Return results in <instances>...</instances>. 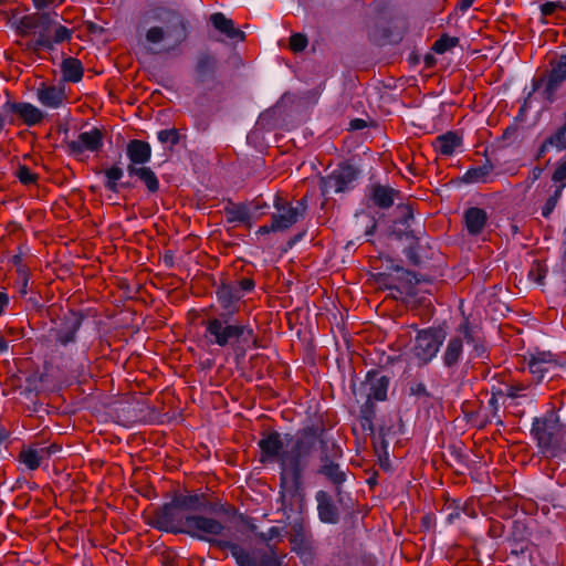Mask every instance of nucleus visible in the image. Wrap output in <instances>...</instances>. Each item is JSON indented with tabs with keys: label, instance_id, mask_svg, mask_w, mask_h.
Wrapping results in <instances>:
<instances>
[{
	"label": "nucleus",
	"instance_id": "nucleus-54",
	"mask_svg": "<svg viewBox=\"0 0 566 566\" xmlns=\"http://www.w3.org/2000/svg\"><path fill=\"white\" fill-rule=\"evenodd\" d=\"M11 114H6L2 109L0 112V133L3 130L7 123L13 124V117H9Z\"/></svg>",
	"mask_w": 566,
	"mask_h": 566
},
{
	"label": "nucleus",
	"instance_id": "nucleus-16",
	"mask_svg": "<svg viewBox=\"0 0 566 566\" xmlns=\"http://www.w3.org/2000/svg\"><path fill=\"white\" fill-rule=\"evenodd\" d=\"M220 545L230 548L231 555L239 566H281V559L273 551L258 562L252 558L243 547L235 543L222 542Z\"/></svg>",
	"mask_w": 566,
	"mask_h": 566
},
{
	"label": "nucleus",
	"instance_id": "nucleus-56",
	"mask_svg": "<svg viewBox=\"0 0 566 566\" xmlns=\"http://www.w3.org/2000/svg\"><path fill=\"white\" fill-rule=\"evenodd\" d=\"M9 304V296L6 292L0 291V315L3 313V310Z\"/></svg>",
	"mask_w": 566,
	"mask_h": 566
},
{
	"label": "nucleus",
	"instance_id": "nucleus-41",
	"mask_svg": "<svg viewBox=\"0 0 566 566\" xmlns=\"http://www.w3.org/2000/svg\"><path fill=\"white\" fill-rule=\"evenodd\" d=\"M15 177L18 180L25 186L34 185L38 181V174L33 172L28 166L20 165L15 170Z\"/></svg>",
	"mask_w": 566,
	"mask_h": 566
},
{
	"label": "nucleus",
	"instance_id": "nucleus-46",
	"mask_svg": "<svg viewBox=\"0 0 566 566\" xmlns=\"http://www.w3.org/2000/svg\"><path fill=\"white\" fill-rule=\"evenodd\" d=\"M542 17L546 18L554 14L556 11H566V2L564 1H547L539 8Z\"/></svg>",
	"mask_w": 566,
	"mask_h": 566
},
{
	"label": "nucleus",
	"instance_id": "nucleus-27",
	"mask_svg": "<svg viewBox=\"0 0 566 566\" xmlns=\"http://www.w3.org/2000/svg\"><path fill=\"white\" fill-rule=\"evenodd\" d=\"M210 21L218 31L226 34L229 39H238L240 41L245 39L244 32L235 29L233 21L227 18L223 13H212L210 15Z\"/></svg>",
	"mask_w": 566,
	"mask_h": 566
},
{
	"label": "nucleus",
	"instance_id": "nucleus-26",
	"mask_svg": "<svg viewBox=\"0 0 566 566\" xmlns=\"http://www.w3.org/2000/svg\"><path fill=\"white\" fill-rule=\"evenodd\" d=\"M488 222V213L485 210L472 207L464 212L465 229L471 235H479Z\"/></svg>",
	"mask_w": 566,
	"mask_h": 566
},
{
	"label": "nucleus",
	"instance_id": "nucleus-62",
	"mask_svg": "<svg viewBox=\"0 0 566 566\" xmlns=\"http://www.w3.org/2000/svg\"><path fill=\"white\" fill-rule=\"evenodd\" d=\"M511 566H533V565L531 564V562L526 563V558H525V556H523L521 562H518L516 565H511Z\"/></svg>",
	"mask_w": 566,
	"mask_h": 566
},
{
	"label": "nucleus",
	"instance_id": "nucleus-2",
	"mask_svg": "<svg viewBox=\"0 0 566 566\" xmlns=\"http://www.w3.org/2000/svg\"><path fill=\"white\" fill-rule=\"evenodd\" d=\"M203 339L209 346L238 348L259 347L258 337L249 324L232 321L231 316L220 314L202 321Z\"/></svg>",
	"mask_w": 566,
	"mask_h": 566
},
{
	"label": "nucleus",
	"instance_id": "nucleus-39",
	"mask_svg": "<svg viewBox=\"0 0 566 566\" xmlns=\"http://www.w3.org/2000/svg\"><path fill=\"white\" fill-rule=\"evenodd\" d=\"M552 181L556 188L564 190L566 188V157L560 158L552 174Z\"/></svg>",
	"mask_w": 566,
	"mask_h": 566
},
{
	"label": "nucleus",
	"instance_id": "nucleus-6",
	"mask_svg": "<svg viewBox=\"0 0 566 566\" xmlns=\"http://www.w3.org/2000/svg\"><path fill=\"white\" fill-rule=\"evenodd\" d=\"M187 526V535L193 538L217 544L221 548H226L224 546L220 545V543L228 541L217 539V537L221 536L226 530L224 525L220 521L203 515L192 514ZM227 548L230 551L229 547Z\"/></svg>",
	"mask_w": 566,
	"mask_h": 566
},
{
	"label": "nucleus",
	"instance_id": "nucleus-55",
	"mask_svg": "<svg viewBox=\"0 0 566 566\" xmlns=\"http://www.w3.org/2000/svg\"><path fill=\"white\" fill-rule=\"evenodd\" d=\"M239 285L241 287L242 291H245V292H250L253 290L254 287V282L253 280L251 279H242L240 282H239Z\"/></svg>",
	"mask_w": 566,
	"mask_h": 566
},
{
	"label": "nucleus",
	"instance_id": "nucleus-18",
	"mask_svg": "<svg viewBox=\"0 0 566 566\" xmlns=\"http://www.w3.org/2000/svg\"><path fill=\"white\" fill-rule=\"evenodd\" d=\"M556 365L552 353L535 352L531 353L527 358V367L536 381H542L545 375Z\"/></svg>",
	"mask_w": 566,
	"mask_h": 566
},
{
	"label": "nucleus",
	"instance_id": "nucleus-47",
	"mask_svg": "<svg viewBox=\"0 0 566 566\" xmlns=\"http://www.w3.org/2000/svg\"><path fill=\"white\" fill-rule=\"evenodd\" d=\"M546 272L545 266L539 261H534L528 271V277L537 284H543Z\"/></svg>",
	"mask_w": 566,
	"mask_h": 566
},
{
	"label": "nucleus",
	"instance_id": "nucleus-9",
	"mask_svg": "<svg viewBox=\"0 0 566 566\" xmlns=\"http://www.w3.org/2000/svg\"><path fill=\"white\" fill-rule=\"evenodd\" d=\"M358 171L350 165H340L323 180V193L345 192L353 188Z\"/></svg>",
	"mask_w": 566,
	"mask_h": 566
},
{
	"label": "nucleus",
	"instance_id": "nucleus-21",
	"mask_svg": "<svg viewBox=\"0 0 566 566\" xmlns=\"http://www.w3.org/2000/svg\"><path fill=\"white\" fill-rule=\"evenodd\" d=\"M255 537L259 542L264 543L269 549L266 552H256L254 555H250L252 558L259 562L263 556L272 553L273 551L281 560L283 559L284 555H280L275 549V545L283 541V528L272 526L265 532L256 533Z\"/></svg>",
	"mask_w": 566,
	"mask_h": 566
},
{
	"label": "nucleus",
	"instance_id": "nucleus-17",
	"mask_svg": "<svg viewBox=\"0 0 566 566\" xmlns=\"http://www.w3.org/2000/svg\"><path fill=\"white\" fill-rule=\"evenodd\" d=\"M289 539L292 544V549L297 553H303L311 547L312 534L303 516H298L291 524Z\"/></svg>",
	"mask_w": 566,
	"mask_h": 566
},
{
	"label": "nucleus",
	"instance_id": "nucleus-4",
	"mask_svg": "<svg viewBox=\"0 0 566 566\" xmlns=\"http://www.w3.org/2000/svg\"><path fill=\"white\" fill-rule=\"evenodd\" d=\"M150 13L153 20L161 21L166 24V30L158 25L149 28L145 34L147 43L155 45L161 43L166 38H172L174 44L167 49L172 50L187 39V21L179 11L157 7Z\"/></svg>",
	"mask_w": 566,
	"mask_h": 566
},
{
	"label": "nucleus",
	"instance_id": "nucleus-23",
	"mask_svg": "<svg viewBox=\"0 0 566 566\" xmlns=\"http://www.w3.org/2000/svg\"><path fill=\"white\" fill-rule=\"evenodd\" d=\"M36 98L45 107L59 108L65 99V93L60 86L42 83L36 88Z\"/></svg>",
	"mask_w": 566,
	"mask_h": 566
},
{
	"label": "nucleus",
	"instance_id": "nucleus-53",
	"mask_svg": "<svg viewBox=\"0 0 566 566\" xmlns=\"http://www.w3.org/2000/svg\"><path fill=\"white\" fill-rule=\"evenodd\" d=\"M410 395L412 396H428L427 387L423 382H415L410 386Z\"/></svg>",
	"mask_w": 566,
	"mask_h": 566
},
{
	"label": "nucleus",
	"instance_id": "nucleus-11",
	"mask_svg": "<svg viewBox=\"0 0 566 566\" xmlns=\"http://www.w3.org/2000/svg\"><path fill=\"white\" fill-rule=\"evenodd\" d=\"M343 457L342 449L335 444H328V449L322 453L321 461L322 467L319 472L325 475L336 486L340 485L345 481V473L340 470L337 460Z\"/></svg>",
	"mask_w": 566,
	"mask_h": 566
},
{
	"label": "nucleus",
	"instance_id": "nucleus-60",
	"mask_svg": "<svg viewBox=\"0 0 566 566\" xmlns=\"http://www.w3.org/2000/svg\"><path fill=\"white\" fill-rule=\"evenodd\" d=\"M8 349V342L0 334V353H3Z\"/></svg>",
	"mask_w": 566,
	"mask_h": 566
},
{
	"label": "nucleus",
	"instance_id": "nucleus-12",
	"mask_svg": "<svg viewBox=\"0 0 566 566\" xmlns=\"http://www.w3.org/2000/svg\"><path fill=\"white\" fill-rule=\"evenodd\" d=\"M292 441V437L286 436L285 441L281 438V434L276 431H272L265 433L262 439L258 442V446L261 450V462L265 463L268 461L279 460L281 462V457L284 453L283 447L290 446Z\"/></svg>",
	"mask_w": 566,
	"mask_h": 566
},
{
	"label": "nucleus",
	"instance_id": "nucleus-48",
	"mask_svg": "<svg viewBox=\"0 0 566 566\" xmlns=\"http://www.w3.org/2000/svg\"><path fill=\"white\" fill-rule=\"evenodd\" d=\"M228 220L231 222H245L249 220L250 214L244 207H233L227 209Z\"/></svg>",
	"mask_w": 566,
	"mask_h": 566
},
{
	"label": "nucleus",
	"instance_id": "nucleus-5",
	"mask_svg": "<svg viewBox=\"0 0 566 566\" xmlns=\"http://www.w3.org/2000/svg\"><path fill=\"white\" fill-rule=\"evenodd\" d=\"M443 339L439 329L426 328L417 333L411 352L419 365H427L437 356Z\"/></svg>",
	"mask_w": 566,
	"mask_h": 566
},
{
	"label": "nucleus",
	"instance_id": "nucleus-38",
	"mask_svg": "<svg viewBox=\"0 0 566 566\" xmlns=\"http://www.w3.org/2000/svg\"><path fill=\"white\" fill-rule=\"evenodd\" d=\"M375 409L374 403L366 401L360 409L359 423L364 431H374Z\"/></svg>",
	"mask_w": 566,
	"mask_h": 566
},
{
	"label": "nucleus",
	"instance_id": "nucleus-37",
	"mask_svg": "<svg viewBox=\"0 0 566 566\" xmlns=\"http://www.w3.org/2000/svg\"><path fill=\"white\" fill-rule=\"evenodd\" d=\"M105 176V188L112 192L118 191V181L123 178L124 171L118 166H112L104 171Z\"/></svg>",
	"mask_w": 566,
	"mask_h": 566
},
{
	"label": "nucleus",
	"instance_id": "nucleus-13",
	"mask_svg": "<svg viewBox=\"0 0 566 566\" xmlns=\"http://www.w3.org/2000/svg\"><path fill=\"white\" fill-rule=\"evenodd\" d=\"M6 114L18 116L29 127L39 125L44 119L43 112L35 105L27 102H6L2 105Z\"/></svg>",
	"mask_w": 566,
	"mask_h": 566
},
{
	"label": "nucleus",
	"instance_id": "nucleus-24",
	"mask_svg": "<svg viewBox=\"0 0 566 566\" xmlns=\"http://www.w3.org/2000/svg\"><path fill=\"white\" fill-rule=\"evenodd\" d=\"M432 146L438 154L449 157L462 146V137L457 132H448L437 136Z\"/></svg>",
	"mask_w": 566,
	"mask_h": 566
},
{
	"label": "nucleus",
	"instance_id": "nucleus-42",
	"mask_svg": "<svg viewBox=\"0 0 566 566\" xmlns=\"http://www.w3.org/2000/svg\"><path fill=\"white\" fill-rule=\"evenodd\" d=\"M563 190L555 188L554 192L549 195V197L546 199L545 203L543 205L541 209V213L545 219H548L551 214L553 213L554 209L556 208L560 197H562Z\"/></svg>",
	"mask_w": 566,
	"mask_h": 566
},
{
	"label": "nucleus",
	"instance_id": "nucleus-43",
	"mask_svg": "<svg viewBox=\"0 0 566 566\" xmlns=\"http://www.w3.org/2000/svg\"><path fill=\"white\" fill-rule=\"evenodd\" d=\"M530 388V385L526 382H512L506 386V391L503 394L501 390L497 391V395H505L509 398L515 399L520 397L526 396V390Z\"/></svg>",
	"mask_w": 566,
	"mask_h": 566
},
{
	"label": "nucleus",
	"instance_id": "nucleus-20",
	"mask_svg": "<svg viewBox=\"0 0 566 566\" xmlns=\"http://www.w3.org/2000/svg\"><path fill=\"white\" fill-rule=\"evenodd\" d=\"M126 155L129 159L128 166L140 167L151 158V147L147 142L132 139L126 146Z\"/></svg>",
	"mask_w": 566,
	"mask_h": 566
},
{
	"label": "nucleus",
	"instance_id": "nucleus-22",
	"mask_svg": "<svg viewBox=\"0 0 566 566\" xmlns=\"http://www.w3.org/2000/svg\"><path fill=\"white\" fill-rule=\"evenodd\" d=\"M555 423L547 418H535L532 426V434L542 450L551 448L554 436Z\"/></svg>",
	"mask_w": 566,
	"mask_h": 566
},
{
	"label": "nucleus",
	"instance_id": "nucleus-32",
	"mask_svg": "<svg viewBox=\"0 0 566 566\" xmlns=\"http://www.w3.org/2000/svg\"><path fill=\"white\" fill-rule=\"evenodd\" d=\"M49 19V12L33 13L22 17L17 23V30L21 34H28L31 30H42L43 22Z\"/></svg>",
	"mask_w": 566,
	"mask_h": 566
},
{
	"label": "nucleus",
	"instance_id": "nucleus-35",
	"mask_svg": "<svg viewBox=\"0 0 566 566\" xmlns=\"http://www.w3.org/2000/svg\"><path fill=\"white\" fill-rule=\"evenodd\" d=\"M492 169L493 167L491 164H485L483 166L471 168L467 170V172L463 176V179L465 182L470 184L488 182Z\"/></svg>",
	"mask_w": 566,
	"mask_h": 566
},
{
	"label": "nucleus",
	"instance_id": "nucleus-30",
	"mask_svg": "<svg viewBox=\"0 0 566 566\" xmlns=\"http://www.w3.org/2000/svg\"><path fill=\"white\" fill-rule=\"evenodd\" d=\"M399 192L391 187L375 185L371 187L370 198L375 206L387 209L394 205L395 197Z\"/></svg>",
	"mask_w": 566,
	"mask_h": 566
},
{
	"label": "nucleus",
	"instance_id": "nucleus-49",
	"mask_svg": "<svg viewBox=\"0 0 566 566\" xmlns=\"http://www.w3.org/2000/svg\"><path fill=\"white\" fill-rule=\"evenodd\" d=\"M307 43V38L302 33H294L290 38V49L295 53L304 51Z\"/></svg>",
	"mask_w": 566,
	"mask_h": 566
},
{
	"label": "nucleus",
	"instance_id": "nucleus-29",
	"mask_svg": "<svg viewBox=\"0 0 566 566\" xmlns=\"http://www.w3.org/2000/svg\"><path fill=\"white\" fill-rule=\"evenodd\" d=\"M367 386L368 392L366 401L374 403V401H384L387 399V391L389 386L388 377H368Z\"/></svg>",
	"mask_w": 566,
	"mask_h": 566
},
{
	"label": "nucleus",
	"instance_id": "nucleus-40",
	"mask_svg": "<svg viewBox=\"0 0 566 566\" xmlns=\"http://www.w3.org/2000/svg\"><path fill=\"white\" fill-rule=\"evenodd\" d=\"M459 44V39L448 34L441 35L432 45V50L437 54H443Z\"/></svg>",
	"mask_w": 566,
	"mask_h": 566
},
{
	"label": "nucleus",
	"instance_id": "nucleus-59",
	"mask_svg": "<svg viewBox=\"0 0 566 566\" xmlns=\"http://www.w3.org/2000/svg\"><path fill=\"white\" fill-rule=\"evenodd\" d=\"M399 209L402 210V213L406 218H412V210L409 206H402V207H399Z\"/></svg>",
	"mask_w": 566,
	"mask_h": 566
},
{
	"label": "nucleus",
	"instance_id": "nucleus-61",
	"mask_svg": "<svg viewBox=\"0 0 566 566\" xmlns=\"http://www.w3.org/2000/svg\"><path fill=\"white\" fill-rule=\"evenodd\" d=\"M19 271H20V272L22 273V275H23V286H22V290H23V291H22V293H23V294H25V293H27V292H25V287H27V284H28V277H27V274H25L24 270H19Z\"/></svg>",
	"mask_w": 566,
	"mask_h": 566
},
{
	"label": "nucleus",
	"instance_id": "nucleus-31",
	"mask_svg": "<svg viewBox=\"0 0 566 566\" xmlns=\"http://www.w3.org/2000/svg\"><path fill=\"white\" fill-rule=\"evenodd\" d=\"M127 171L130 176L138 177L145 184L149 192L154 193L158 191L159 180L156 174L149 167L127 166Z\"/></svg>",
	"mask_w": 566,
	"mask_h": 566
},
{
	"label": "nucleus",
	"instance_id": "nucleus-25",
	"mask_svg": "<svg viewBox=\"0 0 566 566\" xmlns=\"http://www.w3.org/2000/svg\"><path fill=\"white\" fill-rule=\"evenodd\" d=\"M217 301L220 307L226 312L227 316H233L239 313V300L240 295L234 292L233 287L230 285L220 286L217 292Z\"/></svg>",
	"mask_w": 566,
	"mask_h": 566
},
{
	"label": "nucleus",
	"instance_id": "nucleus-64",
	"mask_svg": "<svg viewBox=\"0 0 566 566\" xmlns=\"http://www.w3.org/2000/svg\"><path fill=\"white\" fill-rule=\"evenodd\" d=\"M7 438V431L0 426V443Z\"/></svg>",
	"mask_w": 566,
	"mask_h": 566
},
{
	"label": "nucleus",
	"instance_id": "nucleus-10",
	"mask_svg": "<svg viewBox=\"0 0 566 566\" xmlns=\"http://www.w3.org/2000/svg\"><path fill=\"white\" fill-rule=\"evenodd\" d=\"M102 147L103 134L96 127L81 133L76 139L66 143L69 154L76 158H81L86 151H98Z\"/></svg>",
	"mask_w": 566,
	"mask_h": 566
},
{
	"label": "nucleus",
	"instance_id": "nucleus-19",
	"mask_svg": "<svg viewBox=\"0 0 566 566\" xmlns=\"http://www.w3.org/2000/svg\"><path fill=\"white\" fill-rule=\"evenodd\" d=\"M566 150V122L563 119V124L558 126L553 133H551L542 142L537 158L544 157L549 151L562 153Z\"/></svg>",
	"mask_w": 566,
	"mask_h": 566
},
{
	"label": "nucleus",
	"instance_id": "nucleus-50",
	"mask_svg": "<svg viewBox=\"0 0 566 566\" xmlns=\"http://www.w3.org/2000/svg\"><path fill=\"white\" fill-rule=\"evenodd\" d=\"M157 138L163 144L170 143L171 145H177L179 143V133L175 128L163 129L158 132Z\"/></svg>",
	"mask_w": 566,
	"mask_h": 566
},
{
	"label": "nucleus",
	"instance_id": "nucleus-45",
	"mask_svg": "<svg viewBox=\"0 0 566 566\" xmlns=\"http://www.w3.org/2000/svg\"><path fill=\"white\" fill-rule=\"evenodd\" d=\"M78 327H80V322H75L66 331H60L56 336V342L61 346H66L67 344L75 342V335H76Z\"/></svg>",
	"mask_w": 566,
	"mask_h": 566
},
{
	"label": "nucleus",
	"instance_id": "nucleus-52",
	"mask_svg": "<svg viewBox=\"0 0 566 566\" xmlns=\"http://www.w3.org/2000/svg\"><path fill=\"white\" fill-rule=\"evenodd\" d=\"M41 454L43 455V459H49L51 455L57 453L61 451V446L56 443H52L48 447H40Z\"/></svg>",
	"mask_w": 566,
	"mask_h": 566
},
{
	"label": "nucleus",
	"instance_id": "nucleus-3",
	"mask_svg": "<svg viewBox=\"0 0 566 566\" xmlns=\"http://www.w3.org/2000/svg\"><path fill=\"white\" fill-rule=\"evenodd\" d=\"M199 505L198 495L175 497L154 514L153 525L159 531L187 534V524L192 516V511L197 510Z\"/></svg>",
	"mask_w": 566,
	"mask_h": 566
},
{
	"label": "nucleus",
	"instance_id": "nucleus-33",
	"mask_svg": "<svg viewBox=\"0 0 566 566\" xmlns=\"http://www.w3.org/2000/svg\"><path fill=\"white\" fill-rule=\"evenodd\" d=\"M61 70L63 78L67 82L77 83L83 77V65L81 61L75 57L63 60Z\"/></svg>",
	"mask_w": 566,
	"mask_h": 566
},
{
	"label": "nucleus",
	"instance_id": "nucleus-51",
	"mask_svg": "<svg viewBox=\"0 0 566 566\" xmlns=\"http://www.w3.org/2000/svg\"><path fill=\"white\" fill-rule=\"evenodd\" d=\"M62 2L63 0H32L34 8L38 10H44L50 7H56Z\"/></svg>",
	"mask_w": 566,
	"mask_h": 566
},
{
	"label": "nucleus",
	"instance_id": "nucleus-44",
	"mask_svg": "<svg viewBox=\"0 0 566 566\" xmlns=\"http://www.w3.org/2000/svg\"><path fill=\"white\" fill-rule=\"evenodd\" d=\"M213 67L214 60L212 56L203 54L198 59L196 70L200 77L210 74L213 71Z\"/></svg>",
	"mask_w": 566,
	"mask_h": 566
},
{
	"label": "nucleus",
	"instance_id": "nucleus-7",
	"mask_svg": "<svg viewBox=\"0 0 566 566\" xmlns=\"http://www.w3.org/2000/svg\"><path fill=\"white\" fill-rule=\"evenodd\" d=\"M275 212L272 214V229H277L283 232L293 227L300 218H302L306 210L304 199L293 206L291 202L283 200L276 196L273 202Z\"/></svg>",
	"mask_w": 566,
	"mask_h": 566
},
{
	"label": "nucleus",
	"instance_id": "nucleus-15",
	"mask_svg": "<svg viewBox=\"0 0 566 566\" xmlns=\"http://www.w3.org/2000/svg\"><path fill=\"white\" fill-rule=\"evenodd\" d=\"M458 332L461 336H453L449 339L442 356L444 366L449 368L455 366L460 361L463 353V339L470 342L472 338V331L468 322L461 324Z\"/></svg>",
	"mask_w": 566,
	"mask_h": 566
},
{
	"label": "nucleus",
	"instance_id": "nucleus-8",
	"mask_svg": "<svg viewBox=\"0 0 566 566\" xmlns=\"http://www.w3.org/2000/svg\"><path fill=\"white\" fill-rule=\"evenodd\" d=\"M56 13H49V19L43 22L42 30H40L35 46L54 50L55 45L69 42L72 39L73 30L61 24L55 18Z\"/></svg>",
	"mask_w": 566,
	"mask_h": 566
},
{
	"label": "nucleus",
	"instance_id": "nucleus-1",
	"mask_svg": "<svg viewBox=\"0 0 566 566\" xmlns=\"http://www.w3.org/2000/svg\"><path fill=\"white\" fill-rule=\"evenodd\" d=\"M318 444L322 447V453L328 449V442L321 438L318 430L307 427L297 433L295 440L292 439L290 442L292 449L281 457V486L285 489L287 480H291L294 488L293 496L297 501L300 511L303 509L304 499L297 493V489L308 459Z\"/></svg>",
	"mask_w": 566,
	"mask_h": 566
},
{
	"label": "nucleus",
	"instance_id": "nucleus-36",
	"mask_svg": "<svg viewBox=\"0 0 566 566\" xmlns=\"http://www.w3.org/2000/svg\"><path fill=\"white\" fill-rule=\"evenodd\" d=\"M389 269L399 273L400 274L399 277L403 279L406 281V283H403L401 286L390 285L389 287L396 289L400 294L412 295L413 294L412 280L415 279L413 274L410 271L402 269L398 264H392L391 266H389Z\"/></svg>",
	"mask_w": 566,
	"mask_h": 566
},
{
	"label": "nucleus",
	"instance_id": "nucleus-34",
	"mask_svg": "<svg viewBox=\"0 0 566 566\" xmlns=\"http://www.w3.org/2000/svg\"><path fill=\"white\" fill-rule=\"evenodd\" d=\"M40 448H24L19 454V461L29 470H36L43 461Z\"/></svg>",
	"mask_w": 566,
	"mask_h": 566
},
{
	"label": "nucleus",
	"instance_id": "nucleus-28",
	"mask_svg": "<svg viewBox=\"0 0 566 566\" xmlns=\"http://www.w3.org/2000/svg\"><path fill=\"white\" fill-rule=\"evenodd\" d=\"M316 500L319 520L324 523H336L338 521V512L327 493L324 491L317 492Z\"/></svg>",
	"mask_w": 566,
	"mask_h": 566
},
{
	"label": "nucleus",
	"instance_id": "nucleus-58",
	"mask_svg": "<svg viewBox=\"0 0 566 566\" xmlns=\"http://www.w3.org/2000/svg\"><path fill=\"white\" fill-rule=\"evenodd\" d=\"M475 0H459L458 8L461 11H467Z\"/></svg>",
	"mask_w": 566,
	"mask_h": 566
},
{
	"label": "nucleus",
	"instance_id": "nucleus-63",
	"mask_svg": "<svg viewBox=\"0 0 566 566\" xmlns=\"http://www.w3.org/2000/svg\"><path fill=\"white\" fill-rule=\"evenodd\" d=\"M352 125L354 128H363L365 126V123L361 119H357Z\"/></svg>",
	"mask_w": 566,
	"mask_h": 566
},
{
	"label": "nucleus",
	"instance_id": "nucleus-14",
	"mask_svg": "<svg viewBox=\"0 0 566 566\" xmlns=\"http://www.w3.org/2000/svg\"><path fill=\"white\" fill-rule=\"evenodd\" d=\"M564 82H566V52L557 55L551 62V70L548 72L544 90L545 98L553 102L555 99L556 92Z\"/></svg>",
	"mask_w": 566,
	"mask_h": 566
},
{
	"label": "nucleus",
	"instance_id": "nucleus-57",
	"mask_svg": "<svg viewBox=\"0 0 566 566\" xmlns=\"http://www.w3.org/2000/svg\"><path fill=\"white\" fill-rule=\"evenodd\" d=\"M270 232H279L277 229H272V222L270 224L261 226L258 229L256 234H268Z\"/></svg>",
	"mask_w": 566,
	"mask_h": 566
}]
</instances>
